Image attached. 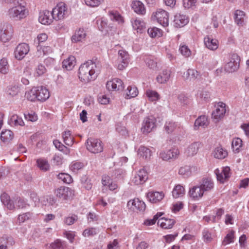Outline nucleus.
<instances>
[{
    "label": "nucleus",
    "instance_id": "obj_1",
    "mask_svg": "<svg viewBox=\"0 0 249 249\" xmlns=\"http://www.w3.org/2000/svg\"><path fill=\"white\" fill-rule=\"evenodd\" d=\"M100 66L99 61L97 58L89 60L82 64L79 69V78L84 82H89L95 79V68Z\"/></svg>",
    "mask_w": 249,
    "mask_h": 249
},
{
    "label": "nucleus",
    "instance_id": "obj_2",
    "mask_svg": "<svg viewBox=\"0 0 249 249\" xmlns=\"http://www.w3.org/2000/svg\"><path fill=\"white\" fill-rule=\"evenodd\" d=\"M240 57L235 53H231L227 55L226 64L224 66L225 71L228 72L236 71L239 68Z\"/></svg>",
    "mask_w": 249,
    "mask_h": 249
},
{
    "label": "nucleus",
    "instance_id": "obj_3",
    "mask_svg": "<svg viewBox=\"0 0 249 249\" xmlns=\"http://www.w3.org/2000/svg\"><path fill=\"white\" fill-rule=\"evenodd\" d=\"M86 144L87 149L91 153H99L103 150L102 141L99 139L93 138H88Z\"/></svg>",
    "mask_w": 249,
    "mask_h": 249
},
{
    "label": "nucleus",
    "instance_id": "obj_4",
    "mask_svg": "<svg viewBox=\"0 0 249 249\" xmlns=\"http://www.w3.org/2000/svg\"><path fill=\"white\" fill-rule=\"evenodd\" d=\"M8 14L10 18L18 20L26 17L27 13L24 6L21 4L10 8L8 11Z\"/></svg>",
    "mask_w": 249,
    "mask_h": 249
},
{
    "label": "nucleus",
    "instance_id": "obj_5",
    "mask_svg": "<svg viewBox=\"0 0 249 249\" xmlns=\"http://www.w3.org/2000/svg\"><path fill=\"white\" fill-rule=\"evenodd\" d=\"M13 29L11 24L4 23L0 30V40L3 42L9 41L12 38Z\"/></svg>",
    "mask_w": 249,
    "mask_h": 249
},
{
    "label": "nucleus",
    "instance_id": "obj_6",
    "mask_svg": "<svg viewBox=\"0 0 249 249\" xmlns=\"http://www.w3.org/2000/svg\"><path fill=\"white\" fill-rule=\"evenodd\" d=\"M56 195L63 200H69L73 197L74 191L69 187H61L57 190Z\"/></svg>",
    "mask_w": 249,
    "mask_h": 249
},
{
    "label": "nucleus",
    "instance_id": "obj_7",
    "mask_svg": "<svg viewBox=\"0 0 249 249\" xmlns=\"http://www.w3.org/2000/svg\"><path fill=\"white\" fill-rule=\"evenodd\" d=\"M29 51V47L27 44H19L14 52L15 56L18 60L22 59Z\"/></svg>",
    "mask_w": 249,
    "mask_h": 249
},
{
    "label": "nucleus",
    "instance_id": "obj_8",
    "mask_svg": "<svg viewBox=\"0 0 249 249\" xmlns=\"http://www.w3.org/2000/svg\"><path fill=\"white\" fill-rule=\"evenodd\" d=\"M155 17L157 21L163 27L168 25L169 16L168 13L162 9H160L156 13Z\"/></svg>",
    "mask_w": 249,
    "mask_h": 249
},
{
    "label": "nucleus",
    "instance_id": "obj_9",
    "mask_svg": "<svg viewBox=\"0 0 249 249\" xmlns=\"http://www.w3.org/2000/svg\"><path fill=\"white\" fill-rule=\"evenodd\" d=\"M106 88L108 90H122L124 89L123 81L119 78H114L111 81H108Z\"/></svg>",
    "mask_w": 249,
    "mask_h": 249
},
{
    "label": "nucleus",
    "instance_id": "obj_10",
    "mask_svg": "<svg viewBox=\"0 0 249 249\" xmlns=\"http://www.w3.org/2000/svg\"><path fill=\"white\" fill-rule=\"evenodd\" d=\"M148 179V174L144 168L140 169L132 179V181L136 184H142L144 183Z\"/></svg>",
    "mask_w": 249,
    "mask_h": 249
},
{
    "label": "nucleus",
    "instance_id": "obj_11",
    "mask_svg": "<svg viewBox=\"0 0 249 249\" xmlns=\"http://www.w3.org/2000/svg\"><path fill=\"white\" fill-rule=\"evenodd\" d=\"M67 8L64 3H60L59 5L53 9L52 12V17L53 18L60 19L64 17L65 12L66 11Z\"/></svg>",
    "mask_w": 249,
    "mask_h": 249
},
{
    "label": "nucleus",
    "instance_id": "obj_12",
    "mask_svg": "<svg viewBox=\"0 0 249 249\" xmlns=\"http://www.w3.org/2000/svg\"><path fill=\"white\" fill-rule=\"evenodd\" d=\"M118 54L119 60L121 62V63L118 64V69L119 70H123L128 64L129 54L126 52L124 50L119 51Z\"/></svg>",
    "mask_w": 249,
    "mask_h": 249
},
{
    "label": "nucleus",
    "instance_id": "obj_13",
    "mask_svg": "<svg viewBox=\"0 0 249 249\" xmlns=\"http://www.w3.org/2000/svg\"><path fill=\"white\" fill-rule=\"evenodd\" d=\"M53 19L52 12L46 10L40 12L38 20L41 24H50L53 22Z\"/></svg>",
    "mask_w": 249,
    "mask_h": 249
},
{
    "label": "nucleus",
    "instance_id": "obj_14",
    "mask_svg": "<svg viewBox=\"0 0 249 249\" xmlns=\"http://www.w3.org/2000/svg\"><path fill=\"white\" fill-rule=\"evenodd\" d=\"M204 193V190L199 185L194 186L190 189L189 192V195L193 199L198 200L203 196Z\"/></svg>",
    "mask_w": 249,
    "mask_h": 249
},
{
    "label": "nucleus",
    "instance_id": "obj_15",
    "mask_svg": "<svg viewBox=\"0 0 249 249\" xmlns=\"http://www.w3.org/2000/svg\"><path fill=\"white\" fill-rule=\"evenodd\" d=\"M155 126V122L153 118H146L143 121L141 128L143 133H148L151 131Z\"/></svg>",
    "mask_w": 249,
    "mask_h": 249
},
{
    "label": "nucleus",
    "instance_id": "obj_16",
    "mask_svg": "<svg viewBox=\"0 0 249 249\" xmlns=\"http://www.w3.org/2000/svg\"><path fill=\"white\" fill-rule=\"evenodd\" d=\"M179 151L178 149H174L173 150H169L167 152H161L160 154V157L163 160H168L170 159H176L177 158L178 154Z\"/></svg>",
    "mask_w": 249,
    "mask_h": 249
},
{
    "label": "nucleus",
    "instance_id": "obj_17",
    "mask_svg": "<svg viewBox=\"0 0 249 249\" xmlns=\"http://www.w3.org/2000/svg\"><path fill=\"white\" fill-rule=\"evenodd\" d=\"M36 95L37 96V100L39 101H45L50 97L49 90L43 87H36Z\"/></svg>",
    "mask_w": 249,
    "mask_h": 249
},
{
    "label": "nucleus",
    "instance_id": "obj_18",
    "mask_svg": "<svg viewBox=\"0 0 249 249\" xmlns=\"http://www.w3.org/2000/svg\"><path fill=\"white\" fill-rule=\"evenodd\" d=\"M188 22V18L186 15L178 14L175 16L174 22V26L176 27H182L186 25Z\"/></svg>",
    "mask_w": 249,
    "mask_h": 249
},
{
    "label": "nucleus",
    "instance_id": "obj_19",
    "mask_svg": "<svg viewBox=\"0 0 249 249\" xmlns=\"http://www.w3.org/2000/svg\"><path fill=\"white\" fill-rule=\"evenodd\" d=\"M164 196V194L161 192H149L147 195V197L149 201L156 203L161 201Z\"/></svg>",
    "mask_w": 249,
    "mask_h": 249
},
{
    "label": "nucleus",
    "instance_id": "obj_20",
    "mask_svg": "<svg viewBox=\"0 0 249 249\" xmlns=\"http://www.w3.org/2000/svg\"><path fill=\"white\" fill-rule=\"evenodd\" d=\"M231 169L229 166H226L223 168L221 174L219 173V182L224 183L228 181L231 177Z\"/></svg>",
    "mask_w": 249,
    "mask_h": 249
},
{
    "label": "nucleus",
    "instance_id": "obj_21",
    "mask_svg": "<svg viewBox=\"0 0 249 249\" xmlns=\"http://www.w3.org/2000/svg\"><path fill=\"white\" fill-rule=\"evenodd\" d=\"M176 221L173 219L162 217L158 219V224L165 229H171Z\"/></svg>",
    "mask_w": 249,
    "mask_h": 249
},
{
    "label": "nucleus",
    "instance_id": "obj_22",
    "mask_svg": "<svg viewBox=\"0 0 249 249\" xmlns=\"http://www.w3.org/2000/svg\"><path fill=\"white\" fill-rule=\"evenodd\" d=\"M200 185L205 192L212 190L213 188L214 183L211 178H205L200 182Z\"/></svg>",
    "mask_w": 249,
    "mask_h": 249
},
{
    "label": "nucleus",
    "instance_id": "obj_23",
    "mask_svg": "<svg viewBox=\"0 0 249 249\" xmlns=\"http://www.w3.org/2000/svg\"><path fill=\"white\" fill-rule=\"evenodd\" d=\"M207 117L205 115L198 117L195 121L194 124V129H198L200 126L205 127L208 125Z\"/></svg>",
    "mask_w": 249,
    "mask_h": 249
},
{
    "label": "nucleus",
    "instance_id": "obj_24",
    "mask_svg": "<svg viewBox=\"0 0 249 249\" xmlns=\"http://www.w3.org/2000/svg\"><path fill=\"white\" fill-rule=\"evenodd\" d=\"M0 200L1 202L6 206L9 210H13L15 208V204L10 199V196L5 193H3L0 196Z\"/></svg>",
    "mask_w": 249,
    "mask_h": 249
},
{
    "label": "nucleus",
    "instance_id": "obj_25",
    "mask_svg": "<svg viewBox=\"0 0 249 249\" xmlns=\"http://www.w3.org/2000/svg\"><path fill=\"white\" fill-rule=\"evenodd\" d=\"M200 145L201 143L199 142H195L190 145L185 151L187 156L190 157L196 155L197 153Z\"/></svg>",
    "mask_w": 249,
    "mask_h": 249
},
{
    "label": "nucleus",
    "instance_id": "obj_26",
    "mask_svg": "<svg viewBox=\"0 0 249 249\" xmlns=\"http://www.w3.org/2000/svg\"><path fill=\"white\" fill-rule=\"evenodd\" d=\"M132 8L137 14L144 15L145 13V9L144 5L140 1H134L132 4Z\"/></svg>",
    "mask_w": 249,
    "mask_h": 249
},
{
    "label": "nucleus",
    "instance_id": "obj_27",
    "mask_svg": "<svg viewBox=\"0 0 249 249\" xmlns=\"http://www.w3.org/2000/svg\"><path fill=\"white\" fill-rule=\"evenodd\" d=\"M14 138V133L10 130H2L0 134L1 140L5 143L9 142Z\"/></svg>",
    "mask_w": 249,
    "mask_h": 249
},
{
    "label": "nucleus",
    "instance_id": "obj_28",
    "mask_svg": "<svg viewBox=\"0 0 249 249\" xmlns=\"http://www.w3.org/2000/svg\"><path fill=\"white\" fill-rule=\"evenodd\" d=\"M204 42L206 47L210 50H215L218 48L217 40L212 39L209 36L204 38Z\"/></svg>",
    "mask_w": 249,
    "mask_h": 249
},
{
    "label": "nucleus",
    "instance_id": "obj_29",
    "mask_svg": "<svg viewBox=\"0 0 249 249\" xmlns=\"http://www.w3.org/2000/svg\"><path fill=\"white\" fill-rule=\"evenodd\" d=\"M245 14L244 11L237 10L234 12V19L238 25H242L244 21Z\"/></svg>",
    "mask_w": 249,
    "mask_h": 249
},
{
    "label": "nucleus",
    "instance_id": "obj_30",
    "mask_svg": "<svg viewBox=\"0 0 249 249\" xmlns=\"http://www.w3.org/2000/svg\"><path fill=\"white\" fill-rule=\"evenodd\" d=\"M171 72L167 70H163L162 73L157 77V81L160 83L166 82L170 78Z\"/></svg>",
    "mask_w": 249,
    "mask_h": 249
},
{
    "label": "nucleus",
    "instance_id": "obj_31",
    "mask_svg": "<svg viewBox=\"0 0 249 249\" xmlns=\"http://www.w3.org/2000/svg\"><path fill=\"white\" fill-rule=\"evenodd\" d=\"M138 154L143 159H150L152 155L151 151L148 148L144 146H141L138 151Z\"/></svg>",
    "mask_w": 249,
    "mask_h": 249
},
{
    "label": "nucleus",
    "instance_id": "obj_32",
    "mask_svg": "<svg viewBox=\"0 0 249 249\" xmlns=\"http://www.w3.org/2000/svg\"><path fill=\"white\" fill-rule=\"evenodd\" d=\"M76 63L75 58L73 56H69L66 60L62 62L63 68H66L68 70H71Z\"/></svg>",
    "mask_w": 249,
    "mask_h": 249
},
{
    "label": "nucleus",
    "instance_id": "obj_33",
    "mask_svg": "<svg viewBox=\"0 0 249 249\" xmlns=\"http://www.w3.org/2000/svg\"><path fill=\"white\" fill-rule=\"evenodd\" d=\"M243 145L242 140L239 138L233 139L231 143V147L234 153H238Z\"/></svg>",
    "mask_w": 249,
    "mask_h": 249
},
{
    "label": "nucleus",
    "instance_id": "obj_34",
    "mask_svg": "<svg viewBox=\"0 0 249 249\" xmlns=\"http://www.w3.org/2000/svg\"><path fill=\"white\" fill-rule=\"evenodd\" d=\"M37 167L42 171L46 172L50 169V165L47 160L45 159H39L36 160Z\"/></svg>",
    "mask_w": 249,
    "mask_h": 249
},
{
    "label": "nucleus",
    "instance_id": "obj_35",
    "mask_svg": "<svg viewBox=\"0 0 249 249\" xmlns=\"http://www.w3.org/2000/svg\"><path fill=\"white\" fill-rule=\"evenodd\" d=\"M234 233L235 231L233 230H231L229 232L222 241V245L226 246L230 243H233L235 238Z\"/></svg>",
    "mask_w": 249,
    "mask_h": 249
},
{
    "label": "nucleus",
    "instance_id": "obj_36",
    "mask_svg": "<svg viewBox=\"0 0 249 249\" xmlns=\"http://www.w3.org/2000/svg\"><path fill=\"white\" fill-rule=\"evenodd\" d=\"M138 90L136 87L128 86L126 90L125 98L130 99L137 96Z\"/></svg>",
    "mask_w": 249,
    "mask_h": 249
},
{
    "label": "nucleus",
    "instance_id": "obj_37",
    "mask_svg": "<svg viewBox=\"0 0 249 249\" xmlns=\"http://www.w3.org/2000/svg\"><path fill=\"white\" fill-rule=\"evenodd\" d=\"M19 91V87L16 85H10L8 86L5 89L6 94L11 97H14L17 95Z\"/></svg>",
    "mask_w": 249,
    "mask_h": 249
},
{
    "label": "nucleus",
    "instance_id": "obj_38",
    "mask_svg": "<svg viewBox=\"0 0 249 249\" xmlns=\"http://www.w3.org/2000/svg\"><path fill=\"white\" fill-rule=\"evenodd\" d=\"M86 36V33L84 32L83 29H79L76 31L74 35L71 37V41L73 42H77L80 41L83 38Z\"/></svg>",
    "mask_w": 249,
    "mask_h": 249
},
{
    "label": "nucleus",
    "instance_id": "obj_39",
    "mask_svg": "<svg viewBox=\"0 0 249 249\" xmlns=\"http://www.w3.org/2000/svg\"><path fill=\"white\" fill-rule=\"evenodd\" d=\"M184 194V188L181 185H177L174 188L172 191V195L174 197L178 198L182 196Z\"/></svg>",
    "mask_w": 249,
    "mask_h": 249
},
{
    "label": "nucleus",
    "instance_id": "obj_40",
    "mask_svg": "<svg viewBox=\"0 0 249 249\" xmlns=\"http://www.w3.org/2000/svg\"><path fill=\"white\" fill-rule=\"evenodd\" d=\"M9 122L11 125L22 126L24 124L22 118L16 114H14L11 117Z\"/></svg>",
    "mask_w": 249,
    "mask_h": 249
},
{
    "label": "nucleus",
    "instance_id": "obj_41",
    "mask_svg": "<svg viewBox=\"0 0 249 249\" xmlns=\"http://www.w3.org/2000/svg\"><path fill=\"white\" fill-rule=\"evenodd\" d=\"M149 35L152 37H160L162 35V31L157 27L149 28L147 30Z\"/></svg>",
    "mask_w": 249,
    "mask_h": 249
},
{
    "label": "nucleus",
    "instance_id": "obj_42",
    "mask_svg": "<svg viewBox=\"0 0 249 249\" xmlns=\"http://www.w3.org/2000/svg\"><path fill=\"white\" fill-rule=\"evenodd\" d=\"M229 111V107L225 103L219 102V120L223 118L226 113H228Z\"/></svg>",
    "mask_w": 249,
    "mask_h": 249
},
{
    "label": "nucleus",
    "instance_id": "obj_43",
    "mask_svg": "<svg viewBox=\"0 0 249 249\" xmlns=\"http://www.w3.org/2000/svg\"><path fill=\"white\" fill-rule=\"evenodd\" d=\"M108 14L111 20H115L119 22H123V17L117 11H110Z\"/></svg>",
    "mask_w": 249,
    "mask_h": 249
},
{
    "label": "nucleus",
    "instance_id": "obj_44",
    "mask_svg": "<svg viewBox=\"0 0 249 249\" xmlns=\"http://www.w3.org/2000/svg\"><path fill=\"white\" fill-rule=\"evenodd\" d=\"M36 88L34 87L29 91L25 93V96L28 100L31 101H35L37 100V96L36 95Z\"/></svg>",
    "mask_w": 249,
    "mask_h": 249
},
{
    "label": "nucleus",
    "instance_id": "obj_45",
    "mask_svg": "<svg viewBox=\"0 0 249 249\" xmlns=\"http://www.w3.org/2000/svg\"><path fill=\"white\" fill-rule=\"evenodd\" d=\"M9 71V65L7 59L3 58L0 60V72L3 74L7 73Z\"/></svg>",
    "mask_w": 249,
    "mask_h": 249
},
{
    "label": "nucleus",
    "instance_id": "obj_46",
    "mask_svg": "<svg viewBox=\"0 0 249 249\" xmlns=\"http://www.w3.org/2000/svg\"><path fill=\"white\" fill-rule=\"evenodd\" d=\"M144 23L141 21L140 20L136 19L134 23H132V26L135 30H137V32L142 33L143 29L144 28Z\"/></svg>",
    "mask_w": 249,
    "mask_h": 249
},
{
    "label": "nucleus",
    "instance_id": "obj_47",
    "mask_svg": "<svg viewBox=\"0 0 249 249\" xmlns=\"http://www.w3.org/2000/svg\"><path fill=\"white\" fill-rule=\"evenodd\" d=\"M135 201L136 204V205H134L135 208L140 212H144L146 208V205L144 202L140 200L138 198H135Z\"/></svg>",
    "mask_w": 249,
    "mask_h": 249
},
{
    "label": "nucleus",
    "instance_id": "obj_48",
    "mask_svg": "<svg viewBox=\"0 0 249 249\" xmlns=\"http://www.w3.org/2000/svg\"><path fill=\"white\" fill-rule=\"evenodd\" d=\"M177 125L176 123L169 121L167 122L165 124L164 128L168 133H172L176 128Z\"/></svg>",
    "mask_w": 249,
    "mask_h": 249
},
{
    "label": "nucleus",
    "instance_id": "obj_49",
    "mask_svg": "<svg viewBox=\"0 0 249 249\" xmlns=\"http://www.w3.org/2000/svg\"><path fill=\"white\" fill-rule=\"evenodd\" d=\"M146 95L151 101H155L159 99V94L155 91L148 90L146 91Z\"/></svg>",
    "mask_w": 249,
    "mask_h": 249
},
{
    "label": "nucleus",
    "instance_id": "obj_50",
    "mask_svg": "<svg viewBox=\"0 0 249 249\" xmlns=\"http://www.w3.org/2000/svg\"><path fill=\"white\" fill-rule=\"evenodd\" d=\"M180 175L184 176V178H187L191 175V171L190 168L188 166H185L181 167L178 171Z\"/></svg>",
    "mask_w": 249,
    "mask_h": 249
},
{
    "label": "nucleus",
    "instance_id": "obj_51",
    "mask_svg": "<svg viewBox=\"0 0 249 249\" xmlns=\"http://www.w3.org/2000/svg\"><path fill=\"white\" fill-rule=\"evenodd\" d=\"M58 178L62 180L64 182L66 183H70L72 181V178L71 176L65 173H60L58 175Z\"/></svg>",
    "mask_w": 249,
    "mask_h": 249
},
{
    "label": "nucleus",
    "instance_id": "obj_52",
    "mask_svg": "<svg viewBox=\"0 0 249 249\" xmlns=\"http://www.w3.org/2000/svg\"><path fill=\"white\" fill-rule=\"evenodd\" d=\"M214 214L205 216L203 219L207 223H215L216 222V217L218 215V209L214 211Z\"/></svg>",
    "mask_w": 249,
    "mask_h": 249
},
{
    "label": "nucleus",
    "instance_id": "obj_53",
    "mask_svg": "<svg viewBox=\"0 0 249 249\" xmlns=\"http://www.w3.org/2000/svg\"><path fill=\"white\" fill-rule=\"evenodd\" d=\"M163 213H158L155 215L152 219L146 220L144 224L147 226L153 225L157 220H158Z\"/></svg>",
    "mask_w": 249,
    "mask_h": 249
},
{
    "label": "nucleus",
    "instance_id": "obj_54",
    "mask_svg": "<svg viewBox=\"0 0 249 249\" xmlns=\"http://www.w3.org/2000/svg\"><path fill=\"white\" fill-rule=\"evenodd\" d=\"M147 66L151 69L155 70L157 68V62L151 59L150 57H147L145 59Z\"/></svg>",
    "mask_w": 249,
    "mask_h": 249
},
{
    "label": "nucleus",
    "instance_id": "obj_55",
    "mask_svg": "<svg viewBox=\"0 0 249 249\" xmlns=\"http://www.w3.org/2000/svg\"><path fill=\"white\" fill-rule=\"evenodd\" d=\"M50 248L52 249H64L63 243L60 240L57 239L50 244Z\"/></svg>",
    "mask_w": 249,
    "mask_h": 249
},
{
    "label": "nucleus",
    "instance_id": "obj_56",
    "mask_svg": "<svg viewBox=\"0 0 249 249\" xmlns=\"http://www.w3.org/2000/svg\"><path fill=\"white\" fill-rule=\"evenodd\" d=\"M97 233V230L95 228L87 229L84 231L83 235L84 236H93Z\"/></svg>",
    "mask_w": 249,
    "mask_h": 249
},
{
    "label": "nucleus",
    "instance_id": "obj_57",
    "mask_svg": "<svg viewBox=\"0 0 249 249\" xmlns=\"http://www.w3.org/2000/svg\"><path fill=\"white\" fill-rule=\"evenodd\" d=\"M85 3L90 7H96L103 2V0H85Z\"/></svg>",
    "mask_w": 249,
    "mask_h": 249
},
{
    "label": "nucleus",
    "instance_id": "obj_58",
    "mask_svg": "<svg viewBox=\"0 0 249 249\" xmlns=\"http://www.w3.org/2000/svg\"><path fill=\"white\" fill-rule=\"evenodd\" d=\"M14 204H15V208H17L18 209L25 208L27 205L25 202L20 198H17Z\"/></svg>",
    "mask_w": 249,
    "mask_h": 249
},
{
    "label": "nucleus",
    "instance_id": "obj_59",
    "mask_svg": "<svg viewBox=\"0 0 249 249\" xmlns=\"http://www.w3.org/2000/svg\"><path fill=\"white\" fill-rule=\"evenodd\" d=\"M179 51L181 54L186 57H189L191 54V51L186 45H183L180 47Z\"/></svg>",
    "mask_w": 249,
    "mask_h": 249
},
{
    "label": "nucleus",
    "instance_id": "obj_60",
    "mask_svg": "<svg viewBox=\"0 0 249 249\" xmlns=\"http://www.w3.org/2000/svg\"><path fill=\"white\" fill-rule=\"evenodd\" d=\"M216 103H214V109L212 111L211 114V119L214 123L218 122V107H216Z\"/></svg>",
    "mask_w": 249,
    "mask_h": 249
},
{
    "label": "nucleus",
    "instance_id": "obj_61",
    "mask_svg": "<svg viewBox=\"0 0 249 249\" xmlns=\"http://www.w3.org/2000/svg\"><path fill=\"white\" fill-rule=\"evenodd\" d=\"M32 216V213L28 212L20 214L18 216V220L19 222H24L26 220H28Z\"/></svg>",
    "mask_w": 249,
    "mask_h": 249
},
{
    "label": "nucleus",
    "instance_id": "obj_62",
    "mask_svg": "<svg viewBox=\"0 0 249 249\" xmlns=\"http://www.w3.org/2000/svg\"><path fill=\"white\" fill-rule=\"evenodd\" d=\"M84 167L83 163L80 162H75L71 164V170L73 172H76L81 169Z\"/></svg>",
    "mask_w": 249,
    "mask_h": 249
},
{
    "label": "nucleus",
    "instance_id": "obj_63",
    "mask_svg": "<svg viewBox=\"0 0 249 249\" xmlns=\"http://www.w3.org/2000/svg\"><path fill=\"white\" fill-rule=\"evenodd\" d=\"M46 71V69L44 65L41 64H39L37 66V68L36 69V76H39L43 74Z\"/></svg>",
    "mask_w": 249,
    "mask_h": 249
},
{
    "label": "nucleus",
    "instance_id": "obj_64",
    "mask_svg": "<svg viewBox=\"0 0 249 249\" xmlns=\"http://www.w3.org/2000/svg\"><path fill=\"white\" fill-rule=\"evenodd\" d=\"M25 119L29 121L35 122L37 119V115L34 112L32 113L24 114Z\"/></svg>",
    "mask_w": 249,
    "mask_h": 249
}]
</instances>
